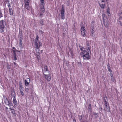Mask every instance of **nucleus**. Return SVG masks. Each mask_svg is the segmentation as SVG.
<instances>
[{
  "label": "nucleus",
  "mask_w": 122,
  "mask_h": 122,
  "mask_svg": "<svg viewBox=\"0 0 122 122\" xmlns=\"http://www.w3.org/2000/svg\"><path fill=\"white\" fill-rule=\"evenodd\" d=\"M3 17V15L2 12H1V9H0V18H1Z\"/></svg>",
  "instance_id": "obj_35"
},
{
  "label": "nucleus",
  "mask_w": 122,
  "mask_h": 122,
  "mask_svg": "<svg viewBox=\"0 0 122 122\" xmlns=\"http://www.w3.org/2000/svg\"><path fill=\"white\" fill-rule=\"evenodd\" d=\"M106 13L109 16H111V14L110 13V8L109 7H107Z\"/></svg>",
  "instance_id": "obj_17"
},
{
  "label": "nucleus",
  "mask_w": 122,
  "mask_h": 122,
  "mask_svg": "<svg viewBox=\"0 0 122 122\" xmlns=\"http://www.w3.org/2000/svg\"><path fill=\"white\" fill-rule=\"evenodd\" d=\"M122 14V5L121 6L120 8V9L119 13L118 14V15L119 16H120Z\"/></svg>",
  "instance_id": "obj_23"
},
{
  "label": "nucleus",
  "mask_w": 122,
  "mask_h": 122,
  "mask_svg": "<svg viewBox=\"0 0 122 122\" xmlns=\"http://www.w3.org/2000/svg\"><path fill=\"white\" fill-rule=\"evenodd\" d=\"M6 67L7 69H10V66L8 63L6 64Z\"/></svg>",
  "instance_id": "obj_32"
},
{
  "label": "nucleus",
  "mask_w": 122,
  "mask_h": 122,
  "mask_svg": "<svg viewBox=\"0 0 122 122\" xmlns=\"http://www.w3.org/2000/svg\"><path fill=\"white\" fill-rule=\"evenodd\" d=\"M13 102L14 104V105L15 106L17 104V101L15 98H15H13Z\"/></svg>",
  "instance_id": "obj_21"
},
{
  "label": "nucleus",
  "mask_w": 122,
  "mask_h": 122,
  "mask_svg": "<svg viewBox=\"0 0 122 122\" xmlns=\"http://www.w3.org/2000/svg\"><path fill=\"white\" fill-rule=\"evenodd\" d=\"M117 22L118 24L122 26V17L120 16L117 20Z\"/></svg>",
  "instance_id": "obj_9"
},
{
  "label": "nucleus",
  "mask_w": 122,
  "mask_h": 122,
  "mask_svg": "<svg viewBox=\"0 0 122 122\" xmlns=\"http://www.w3.org/2000/svg\"><path fill=\"white\" fill-rule=\"evenodd\" d=\"M3 97L4 101L5 102V103L6 104H8V102L9 101L7 99L6 97L5 96H4Z\"/></svg>",
  "instance_id": "obj_15"
},
{
  "label": "nucleus",
  "mask_w": 122,
  "mask_h": 122,
  "mask_svg": "<svg viewBox=\"0 0 122 122\" xmlns=\"http://www.w3.org/2000/svg\"><path fill=\"white\" fill-rule=\"evenodd\" d=\"M43 74L44 75V77L47 81H49L51 80V77L50 75H46L44 73H43Z\"/></svg>",
  "instance_id": "obj_10"
},
{
  "label": "nucleus",
  "mask_w": 122,
  "mask_h": 122,
  "mask_svg": "<svg viewBox=\"0 0 122 122\" xmlns=\"http://www.w3.org/2000/svg\"><path fill=\"white\" fill-rule=\"evenodd\" d=\"M11 95L12 98H15V93L14 89L11 90Z\"/></svg>",
  "instance_id": "obj_12"
},
{
  "label": "nucleus",
  "mask_w": 122,
  "mask_h": 122,
  "mask_svg": "<svg viewBox=\"0 0 122 122\" xmlns=\"http://www.w3.org/2000/svg\"><path fill=\"white\" fill-rule=\"evenodd\" d=\"M41 9V11L43 13L45 11V9L44 8H40Z\"/></svg>",
  "instance_id": "obj_31"
},
{
  "label": "nucleus",
  "mask_w": 122,
  "mask_h": 122,
  "mask_svg": "<svg viewBox=\"0 0 122 122\" xmlns=\"http://www.w3.org/2000/svg\"><path fill=\"white\" fill-rule=\"evenodd\" d=\"M44 70L45 72L49 71L48 70L47 67V66H45L44 67Z\"/></svg>",
  "instance_id": "obj_27"
},
{
  "label": "nucleus",
  "mask_w": 122,
  "mask_h": 122,
  "mask_svg": "<svg viewBox=\"0 0 122 122\" xmlns=\"http://www.w3.org/2000/svg\"><path fill=\"white\" fill-rule=\"evenodd\" d=\"M102 98H103V99L104 100V101H106V99H105V97H103Z\"/></svg>",
  "instance_id": "obj_45"
},
{
  "label": "nucleus",
  "mask_w": 122,
  "mask_h": 122,
  "mask_svg": "<svg viewBox=\"0 0 122 122\" xmlns=\"http://www.w3.org/2000/svg\"><path fill=\"white\" fill-rule=\"evenodd\" d=\"M30 81V78H27L26 80L25 81V85L26 86H28L29 84V83Z\"/></svg>",
  "instance_id": "obj_13"
},
{
  "label": "nucleus",
  "mask_w": 122,
  "mask_h": 122,
  "mask_svg": "<svg viewBox=\"0 0 122 122\" xmlns=\"http://www.w3.org/2000/svg\"><path fill=\"white\" fill-rule=\"evenodd\" d=\"M40 15L41 17L43 15V13L42 12H40Z\"/></svg>",
  "instance_id": "obj_40"
},
{
  "label": "nucleus",
  "mask_w": 122,
  "mask_h": 122,
  "mask_svg": "<svg viewBox=\"0 0 122 122\" xmlns=\"http://www.w3.org/2000/svg\"><path fill=\"white\" fill-rule=\"evenodd\" d=\"M82 119V116H79V120H81Z\"/></svg>",
  "instance_id": "obj_43"
},
{
  "label": "nucleus",
  "mask_w": 122,
  "mask_h": 122,
  "mask_svg": "<svg viewBox=\"0 0 122 122\" xmlns=\"http://www.w3.org/2000/svg\"><path fill=\"white\" fill-rule=\"evenodd\" d=\"M90 31L91 34V36L93 37L94 36V33H95V31L93 26H92V27H91Z\"/></svg>",
  "instance_id": "obj_11"
},
{
  "label": "nucleus",
  "mask_w": 122,
  "mask_h": 122,
  "mask_svg": "<svg viewBox=\"0 0 122 122\" xmlns=\"http://www.w3.org/2000/svg\"><path fill=\"white\" fill-rule=\"evenodd\" d=\"M80 49L81 51L80 55L81 56L83 57V60H89L90 57V54H89V52H90V50L89 48L87 49V51L83 47L81 48Z\"/></svg>",
  "instance_id": "obj_1"
},
{
  "label": "nucleus",
  "mask_w": 122,
  "mask_h": 122,
  "mask_svg": "<svg viewBox=\"0 0 122 122\" xmlns=\"http://www.w3.org/2000/svg\"><path fill=\"white\" fill-rule=\"evenodd\" d=\"M87 46H86V48L87 49H88V48H89V49H90L89 47V43H87L86 45Z\"/></svg>",
  "instance_id": "obj_41"
},
{
  "label": "nucleus",
  "mask_w": 122,
  "mask_h": 122,
  "mask_svg": "<svg viewBox=\"0 0 122 122\" xmlns=\"http://www.w3.org/2000/svg\"><path fill=\"white\" fill-rule=\"evenodd\" d=\"M14 64L15 65V66H17V64H16V63H15V62H14Z\"/></svg>",
  "instance_id": "obj_47"
},
{
  "label": "nucleus",
  "mask_w": 122,
  "mask_h": 122,
  "mask_svg": "<svg viewBox=\"0 0 122 122\" xmlns=\"http://www.w3.org/2000/svg\"><path fill=\"white\" fill-rule=\"evenodd\" d=\"M64 33L63 34V35H64Z\"/></svg>",
  "instance_id": "obj_54"
},
{
  "label": "nucleus",
  "mask_w": 122,
  "mask_h": 122,
  "mask_svg": "<svg viewBox=\"0 0 122 122\" xmlns=\"http://www.w3.org/2000/svg\"><path fill=\"white\" fill-rule=\"evenodd\" d=\"M10 1H11V2H12V1L11 0H5V2L6 3L10 2Z\"/></svg>",
  "instance_id": "obj_38"
},
{
  "label": "nucleus",
  "mask_w": 122,
  "mask_h": 122,
  "mask_svg": "<svg viewBox=\"0 0 122 122\" xmlns=\"http://www.w3.org/2000/svg\"><path fill=\"white\" fill-rule=\"evenodd\" d=\"M29 2L30 0H24L25 7L28 10H30Z\"/></svg>",
  "instance_id": "obj_6"
},
{
  "label": "nucleus",
  "mask_w": 122,
  "mask_h": 122,
  "mask_svg": "<svg viewBox=\"0 0 122 122\" xmlns=\"http://www.w3.org/2000/svg\"><path fill=\"white\" fill-rule=\"evenodd\" d=\"M67 1V2H69V1L70 0H66Z\"/></svg>",
  "instance_id": "obj_50"
},
{
  "label": "nucleus",
  "mask_w": 122,
  "mask_h": 122,
  "mask_svg": "<svg viewBox=\"0 0 122 122\" xmlns=\"http://www.w3.org/2000/svg\"><path fill=\"white\" fill-rule=\"evenodd\" d=\"M39 36L38 35H37L36 36V38L34 40L35 48L37 49H39L40 46H42L41 43L39 41Z\"/></svg>",
  "instance_id": "obj_2"
},
{
  "label": "nucleus",
  "mask_w": 122,
  "mask_h": 122,
  "mask_svg": "<svg viewBox=\"0 0 122 122\" xmlns=\"http://www.w3.org/2000/svg\"><path fill=\"white\" fill-rule=\"evenodd\" d=\"M39 32L40 33H41V34H42L43 33V31L41 30H40L39 31Z\"/></svg>",
  "instance_id": "obj_44"
},
{
  "label": "nucleus",
  "mask_w": 122,
  "mask_h": 122,
  "mask_svg": "<svg viewBox=\"0 0 122 122\" xmlns=\"http://www.w3.org/2000/svg\"><path fill=\"white\" fill-rule=\"evenodd\" d=\"M73 122H76V121L75 119L73 120Z\"/></svg>",
  "instance_id": "obj_49"
},
{
  "label": "nucleus",
  "mask_w": 122,
  "mask_h": 122,
  "mask_svg": "<svg viewBox=\"0 0 122 122\" xmlns=\"http://www.w3.org/2000/svg\"><path fill=\"white\" fill-rule=\"evenodd\" d=\"M65 12L64 6H63L62 5L61 13V19L62 20H64L65 18Z\"/></svg>",
  "instance_id": "obj_7"
},
{
  "label": "nucleus",
  "mask_w": 122,
  "mask_h": 122,
  "mask_svg": "<svg viewBox=\"0 0 122 122\" xmlns=\"http://www.w3.org/2000/svg\"><path fill=\"white\" fill-rule=\"evenodd\" d=\"M45 5L44 3H41L40 4V8H44V5Z\"/></svg>",
  "instance_id": "obj_33"
},
{
  "label": "nucleus",
  "mask_w": 122,
  "mask_h": 122,
  "mask_svg": "<svg viewBox=\"0 0 122 122\" xmlns=\"http://www.w3.org/2000/svg\"><path fill=\"white\" fill-rule=\"evenodd\" d=\"M40 23L41 26L44 25L43 20H41L40 21Z\"/></svg>",
  "instance_id": "obj_29"
},
{
  "label": "nucleus",
  "mask_w": 122,
  "mask_h": 122,
  "mask_svg": "<svg viewBox=\"0 0 122 122\" xmlns=\"http://www.w3.org/2000/svg\"><path fill=\"white\" fill-rule=\"evenodd\" d=\"M19 90L20 92L21 95L23 96L24 95V90H23V88L22 86V85L21 83L20 84H19Z\"/></svg>",
  "instance_id": "obj_8"
},
{
  "label": "nucleus",
  "mask_w": 122,
  "mask_h": 122,
  "mask_svg": "<svg viewBox=\"0 0 122 122\" xmlns=\"http://www.w3.org/2000/svg\"><path fill=\"white\" fill-rule=\"evenodd\" d=\"M5 108L6 109V110H7V109H8V107H5Z\"/></svg>",
  "instance_id": "obj_52"
},
{
  "label": "nucleus",
  "mask_w": 122,
  "mask_h": 122,
  "mask_svg": "<svg viewBox=\"0 0 122 122\" xmlns=\"http://www.w3.org/2000/svg\"><path fill=\"white\" fill-rule=\"evenodd\" d=\"M95 22L94 20H93L92 21V22L91 23V27H92V26H93V27H94V24H95Z\"/></svg>",
  "instance_id": "obj_28"
},
{
  "label": "nucleus",
  "mask_w": 122,
  "mask_h": 122,
  "mask_svg": "<svg viewBox=\"0 0 122 122\" xmlns=\"http://www.w3.org/2000/svg\"><path fill=\"white\" fill-rule=\"evenodd\" d=\"M5 27L0 26V32L1 33L3 32L4 31Z\"/></svg>",
  "instance_id": "obj_20"
},
{
  "label": "nucleus",
  "mask_w": 122,
  "mask_h": 122,
  "mask_svg": "<svg viewBox=\"0 0 122 122\" xmlns=\"http://www.w3.org/2000/svg\"><path fill=\"white\" fill-rule=\"evenodd\" d=\"M111 80L113 82H114L115 80L114 79L113 75L112 72L111 74Z\"/></svg>",
  "instance_id": "obj_24"
},
{
  "label": "nucleus",
  "mask_w": 122,
  "mask_h": 122,
  "mask_svg": "<svg viewBox=\"0 0 122 122\" xmlns=\"http://www.w3.org/2000/svg\"><path fill=\"white\" fill-rule=\"evenodd\" d=\"M12 50L13 51V55H16V52H19L20 51L17 50H16V49L13 50L12 49Z\"/></svg>",
  "instance_id": "obj_25"
},
{
  "label": "nucleus",
  "mask_w": 122,
  "mask_h": 122,
  "mask_svg": "<svg viewBox=\"0 0 122 122\" xmlns=\"http://www.w3.org/2000/svg\"><path fill=\"white\" fill-rule=\"evenodd\" d=\"M41 3H44L45 1L44 0H40Z\"/></svg>",
  "instance_id": "obj_39"
},
{
  "label": "nucleus",
  "mask_w": 122,
  "mask_h": 122,
  "mask_svg": "<svg viewBox=\"0 0 122 122\" xmlns=\"http://www.w3.org/2000/svg\"><path fill=\"white\" fill-rule=\"evenodd\" d=\"M8 7H9V8H10V7H11V6H10V4L9 3V2H8Z\"/></svg>",
  "instance_id": "obj_42"
},
{
  "label": "nucleus",
  "mask_w": 122,
  "mask_h": 122,
  "mask_svg": "<svg viewBox=\"0 0 122 122\" xmlns=\"http://www.w3.org/2000/svg\"><path fill=\"white\" fill-rule=\"evenodd\" d=\"M16 49L14 47H13V48H12V49Z\"/></svg>",
  "instance_id": "obj_51"
},
{
  "label": "nucleus",
  "mask_w": 122,
  "mask_h": 122,
  "mask_svg": "<svg viewBox=\"0 0 122 122\" xmlns=\"http://www.w3.org/2000/svg\"><path fill=\"white\" fill-rule=\"evenodd\" d=\"M107 0H102L101 2H98V4L102 9H104L106 8V1H107Z\"/></svg>",
  "instance_id": "obj_4"
},
{
  "label": "nucleus",
  "mask_w": 122,
  "mask_h": 122,
  "mask_svg": "<svg viewBox=\"0 0 122 122\" xmlns=\"http://www.w3.org/2000/svg\"><path fill=\"white\" fill-rule=\"evenodd\" d=\"M104 102L105 106V109L106 111L108 112H110V107L109 103L106 101H104Z\"/></svg>",
  "instance_id": "obj_5"
},
{
  "label": "nucleus",
  "mask_w": 122,
  "mask_h": 122,
  "mask_svg": "<svg viewBox=\"0 0 122 122\" xmlns=\"http://www.w3.org/2000/svg\"><path fill=\"white\" fill-rule=\"evenodd\" d=\"M100 110L101 111L102 109V108L101 107H100L99 108Z\"/></svg>",
  "instance_id": "obj_48"
},
{
  "label": "nucleus",
  "mask_w": 122,
  "mask_h": 122,
  "mask_svg": "<svg viewBox=\"0 0 122 122\" xmlns=\"http://www.w3.org/2000/svg\"><path fill=\"white\" fill-rule=\"evenodd\" d=\"M92 109V107H91V104H89L88 107V110H91Z\"/></svg>",
  "instance_id": "obj_30"
},
{
  "label": "nucleus",
  "mask_w": 122,
  "mask_h": 122,
  "mask_svg": "<svg viewBox=\"0 0 122 122\" xmlns=\"http://www.w3.org/2000/svg\"><path fill=\"white\" fill-rule=\"evenodd\" d=\"M25 92L27 93L29 91V89L26 87L25 88Z\"/></svg>",
  "instance_id": "obj_36"
},
{
  "label": "nucleus",
  "mask_w": 122,
  "mask_h": 122,
  "mask_svg": "<svg viewBox=\"0 0 122 122\" xmlns=\"http://www.w3.org/2000/svg\"><path fill=\"white\" fill-rule=\"evenodd\" d=\"M1 105L0 104V108L1 107Z\"/></svg>",
  "instance_id": "obj_53"
},
{
  "label": "nucleus",
  "mask_w": 122,
  "mask_h": 122,
  "mask_svg": "<svg viewBox=\"0 0 122 122\" xmlns=\"http://www.w3.org/2000/svg\"><path fill=\"white\" fill-rule=\"evenodd\" d=\"M13 56L14 60L15 61L16 60H17V58L16 57V55H13Z\"/></svg>",
  "instance_id": "obj_37"
},
{
  "label": "nucleus",
  "mask_w": 122,
  "mask_h": 122,
  "mask_svg": "<svg viewBox=\"0 0 122 122\" xmlns=\"http://www.w3.org/2000/svg\"><path fill=\"white\" fill-rule=\"evenodd\" d=\"M102 16L103 17V19H104V17H105V14H103L102 15Z\"/></svg>",
  "instance_id": "obj_46"
},
{
  "label": "nucleus",
  "mask_w": 122,
  "mask_h": 122,
  "mask_svg": "<svg viewBox=\"0 0 122 122\" xmlns=\"http://www.w3.org/2000/svg\"><path fill=\"white\" fill-rule=\"evenodd\" d=\"M81 34L83 37H85L86 36V31L85 27L83 25V23L81 24Z\"/></svg>",
  "instance_id": "obj_3"
},
{
  "label": "nucleus",
  "mask_w": 122,
  "mask_h": 122,
  "mask_svg": "<svg viewBox=\"0 0 122 122\" xmlns=\"http://www.w3.org/2000/svg\"><path fill=\"white\" fill-rule=\"evenodd\" d=\"M23 40V39L22 38H21V37H20V38L19 39V46L20 47H21L22 46V41Z\"/></svg>",
  "instance_id": "obj_22"
},
{
  "label": "nucleus",
  "mask_w": 122,
  "mask_h": 122,
  "mask_svg": "<svg viewBox=\"0 0 122 122\" xmlns=\"http://www.w3.org/2000/svg\"><path fill=\"white\" fill-rule=\"evenodd\" d=\"M109 66L107 67V68L108 69V71H109L110 72L112 73V70L111 69V67L110 66L109 64H108Z\"/></svg>",
  "instance_id": "obj_26"
},
{
  "label": "nucleus",
  "mask_w": 122,
  "mask_h": 122,
  "mask_svg": "<svg viewBox=\"0 0 122 122\" xmlns=\"http://www.w3.org/2000/svg\"><path fill=\"white\" fill-rule=\"evenodd\" d=\"M12 108L10 107V110L11 113L15 116H16V113L15 112V110L14 109H12Z\"/></svg>",
  "instance_id": "obj_14"
},
{
  "label": "nucleus",
  "mask_w": 122,
  "mask_h": 122,
  "mask_svg": "<svg viewBox=\"0 0 122 122\" xmlns=\"http://www.w3.org/2000/svg\"><path fill=\"white\" fill-rule=\"evenodd\" d=\"M9 11L10 14V15H12L13 13V11L12 10V8H9Z\"/></svg>",
  "instance_id": "obj_19"
},
{
  "label": "nucleus",
  "mask_w": 122,
  "mask_h": 122,
  "mask_svg": "<svg viewBox=\"0 0 122 122\" xmlns=\"http://www.w3.org/2000/svg\"><path fill=\"white\" fill-rule=\"evenodd\" d=\"M103 23L104 26L106 27H107L108 26V22L106 20H103Z\"/></svg>",
  "instance_id": "obj_18"
},
{
  "label": "nucleus",
  "mask_w": 122,
  "mask_h": 122,
  "mask_svg": "<svg viewBox=\"0 0 122 122\" xmlns=\"http://www.w3.org/2000/svg\"><path fill=\"white\" fill-rule=\"evenodd\" d=\"M8 104H6L9 105L10 106H13V104L11 102H9V101H8Z\"/></svg>",
  "instance_id": "obj_34"
},
{
  "label": "nucleus",
  "mask_w": 122,
  "mask_h": 122,
  "mask_svg": "<svg viewBox=\"0 0 122 122\" xmlns=\"http://www.w3.org/2000/svg\"><path fill=\"white\" fill-rule=\"evenodd\" d=\"M5 22L4 20H2L0 21V26L5 27V25H4V23Z\"/></svg>",
  "instance_id": "obj_16"
}]
</instances>
